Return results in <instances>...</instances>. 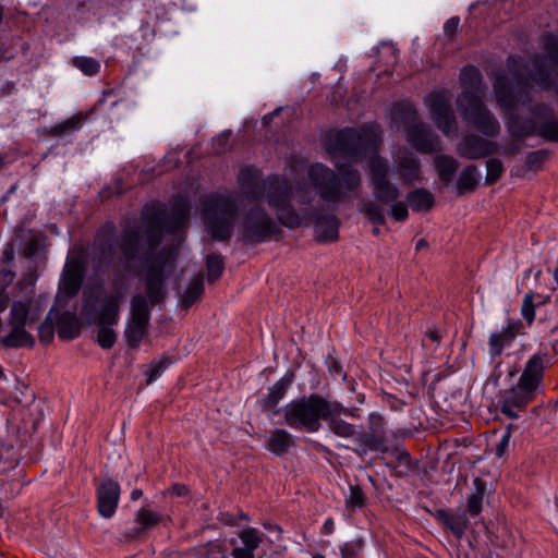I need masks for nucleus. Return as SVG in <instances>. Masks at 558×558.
<instances>
[{
	"label": "nucleus",
	"instance_id": "1",
	"mask_svg": "<svg viewBox=\"0 0 558 558\" xmlns=\"http://www.w3.org/2000/svg\"><path fill=\"white\" fill-rule=\"evenodd\" d=\"M380 134L376 124L360 131L345 129L329 132L325 144L338 172L322 163L312 165L307 170L310 184L299 183L294 189L299 202H310L308 193L313 187L328 208L351 204L361 187V174L352 166L362 160L367 162L374 197L383 204L396 202L400 195L399 189L388 180V165L377 154Z\"/></svg>",
	"mask_w": 558,
	"mask_h": 558
},
{
	"label": "nucleus",
	"instance_id": "56",
	"mask_svg": "<svg viewBox=\"0 0 558 558\" xmlns=\"http://www.w3.org/2000/svg\"><path fill=\"white\" fill-rule=\"evenodd\" d=\"M374 234H379V228L378 227H375L374 230H373Z\"/></svg>",
	"mask_w": 558,
	"mask_h": 558
},
{
	"label": "nucleus",
	"instance_id": "41",
	"mask_svg": "<svg viewBox=\"0 0 558 558\" xmlns=\"http://www.w3.org/2000/svg\"><path fill=\"white\" fill-rule=\"evenodd\" d=\"M158 520L159 515L147 509H141L137 513V522L145 527L155 525Z\"/></svg>",
	"mask_w": 558,
	"mask_h": 558
},
{
	"label": "nucleus",
	"instance_id": "22",
	"mask_svg": "<svg viewBox=\"0 0 558 558\" xmlns=\"http://www.w3.org/2000/svg\"><path fill=\"white\" fill-rule=\"evenodd\" d=\"M292 445L291 435L284 429H275L266 440L265 448L277 454L286 453Z\"/></svg>",
	"mask_w": 558,
	"mask_h": 558
},
{
	"label": "nucleus",
	"instance_id": "10",
	"mask_svg": "<svg viewBox=\"0 0 558 558\" xmlns=\"http://www.w3.org/2000/svg\"><path fill=\"white\" fill-rule=\"evenodd\" d=\"M543 372V357L533 355L527 361L518 384L511 388L502 404V412L507 416L511 418L518 417V414L512 411V407L523 408L533 398L541 387Z\"/></svg>",
	"mask_w": 558,
	"mask_h": 558
},
{
	"label": "nucleus",
	"instance_id": "42",
	"mask_svg": "<svg viewBox=\"0 0 558 558\" xmlns=\"http://www.w3.org/2000/svg\"><path fill=\"white\" fill-rule=\"evenodd\" d=\"M391 207L389 209L390 216L396 221H403L407 219L409 215L408 206L403 202L391 203Z\"/></svg>",
	"mask_w": 558,
	"mask_h": 558
},
{
	"label": "nucleus",
	"instance_id": "25",
	"mask_svg": "<svg viewBox=\"0 0 558 558\" xmlns=\"http://www.w3.org/2000/svg\"><path fill=\"white\" fill-rule=\"evenodd\" d=\"M439 517L457 537H461L464 534L468 526V520L464 514L442 511L439 513Z\"/></svg>",
	"mask_w": 558,
	"mask_h": 558
},
{
	"label": "nucleus",
	"instance_id": "18",
	"mask_svg": "<svg viewBox=\"0 0 558 558\" xmlns=\"http://www.w3.org/2000/svg\"><path fill=\"white\" fill-rule=\"evenodd\" d=\"M396 172L404 183H413L421 179L420 162L416 156L408 149H402L395 156Z\"/></svg>",
	"mask_w": 558,
	"mask_h": 558
},
{
	"label": "nucleus",
	"instance_id": "14",
	"mask_svg": "<svg viewBox=\"0 0 558 558\" xmlns=\"http://www.w3.org/2000/svg\"><path fill=\"white\" fill-rule=\"evenodd\" d=\"M239 537L243 546H238L234 541L230 543V547L226 544L221 545L223 558H254V550L262 543V536L256 529L247 527L240 532Z\"/></svg>",
	"mask_w": 558,
	"mask_h": 558
},
{
	"label": "nucleus",
	"instance_id": "4",
	"mask_svg": "<svg viewBox=\"0 0 558 558\" xmlns=\"http://www.w3.org/2000/svg\"><path fill=\"white\" fill-rule=\"evenodd\" d=\"M239 182L242 191L250 199H258L263 192H266L268 206L275 211L282 225L294 228L312 221V217L307 213H296L291 207L293 189L287 180L274 175L260 181L258 171L255 168L247 167L241 170Z\"/></svg>",
	"mask_w": 558,
	"mask_h": 558
},
{
	"label": "nucleus",
	"instance_id": "31",
	"mask_svg": "<svg viewBox=\"0 0 558 558\" xmlns=\"http://www.w3.org/2000/svg\"><path fill=\"white\" fill-rule=\"evenodd\" d=\"M338 414H333L331 417H328L327 420L330 421V428L331 430L340 436V437H351L354 435L355 433V428L353 425L342 421V420H338L336 418Z\"/></svg>",
	"mask_w": 558,
	"mask_h": 558
},
{
	"label": "nucleus",
	"instance_id": "39",
	"mask_svg": "<svg viewBox=\"0 0 558 558\" xmlns=\"http://www.w3.org/2000/svg\"><path fill=\"white\" fill-rule=\"evenodd\" d=\"M168 365L169 362L167 359H160L156 362H153L147 371L148 383L156 380L165 372Z\"/></svg>",
	"mask_w": 558,
	"mask_h": 558
},
{
	"label": "nucleus",
	"instance_id": "44",
	"mask_svg": "<svg viewBox=\"0 0 558 558\" xmlns=\"http://www.w3.org/2000/svg\"><path fill=\"white\" fill-rule=\"evenodd\" d=\"M397 52L398 51H397L396 47L391 43H383L380 45L379 53H380V56L387 58L386 63L389 65L395 64L397 62V58H398Z\"/></svg>",
	"mask_w": 558,
	"mask_h": 558
},
{
	"label": "nucleus",
	"instance_id": "52",
	"mask_svg": "<svg viewBox=\"0 0 558 558\" xmlns=\"http://www.w3.org/2000/svg\"><path fill=\"white\" fill-rule=\"evenodd\" d=\"M554 279H555V281H556V283L558 286V267L554 271Z\"/></svg>",
	"mask_w": 558,
	"mask_h": 558
},
{
	"label": "nucleus",
	"instance_id": "57",
	"mask_svg": "<svg viewBox=\"0 0 558 558\" xmlns=\"http://www.w3.org/2000/svg\"><path fill=\"white\" fill-rule=\"evenodd\" d=\"M313 558H326V557L323 556V555L316 554V555L313 556Z\"/></svg>",
	"mask_w": 558,
	"mask_h": 558
},
{
	"label": "nucleus",
	"instance_id": "33",
	"mask_svg": "<svg viewBox=\"0 0 558 558\" xmlns=\"http://www.w3.org/2000/svg\"><path fill=\"white\" fill-rule=\"evenodd\" d=\"M362 545L359 539L344 543L340 546L342 558H362Z\"/></svg>",
	"mask_w": 558,
	"mask_h": 558
},
{
	"label": "nucleus",
	"instance_id": "19",
	"mask_svg": "<svg viewBox=\"0 0 558 558\" xmlns=\"http://www.w3.org/2000/svg\"><path fill=\"white\" fill-rule=\"evenodd\" d=\"M495 146L492 142L480 138L474 135L464 137L458 145L460 156L476 159L492 154Z\"/></svg>",
	"mask_w": 558,
	"mask_h": 558
},
{
	"label": "nucleus",
	"instance_id": "20",
	"mask_svg": "<svg viewBox=\"0 0 558 558\" xmlns=\"http://www.w3.org/2000/svg\"><path fill=\"white\" fill-rule=\"evenodd\" d=\"M339 220L335 215L328 214L317 217L315 233L318 241L328 242L338 238Z\"/></svg>",
	"mask_w": 558,
	"mask_h": 558
},
{
	"label": "nucleus",
	"instance_id": "23",
	"mask_svg": "<svg viewBox=\"0 0 558 558\" xmlns=\"http://www.w3.org/2000/svg\"><path fill=\"white\" fill-rule=\"evenodd\" d=\"M291 378H281L271 388H269L267 395L263 398L262 404L265 409L275 408L279 401L284 397L288 387L290 386Z\"/></svg>",
	"mask_w": 558,
	"mask_h": 558
},
{
	"label": "nucleus",
	"instance_id": "38",
	"mask_svg": "<svg viewBox=\"0 0 558 558\" xmlns=\"http://www.w3.org/2000/svg\"><path fill=\"white\" fill-rule=\"evenodd\" d=\"M486 169V180L492 183L498 180V178L500 177L502 172V163L499 159L492 158L487 160Z\"/></svg>",
	"mask_w": 558,
	"mask_h": 558
},
{
	"label": "nucleus",
	"instance_id": "24",
	"mask_svg": "<svg viewBox=\"0 0 558 558\" xmlns=\"http://www.w3.org/2000/svg\"><path fill=\"white\" fill-rule=\"evenodd\" d=\"M407 199L412 209L416 211L428 210L434 204L433 194L424 189L409 193Z\"/></svg>",
	"mask_w": 558,
	"mask_h": 558
},
{
	"label": "nucleus",
	"instance_id": "34",
	"mask_svg": "<svg viewBox=\"0 0 558 558\" xmlns=\"http://www.w3.org/2000/svg\"><path fill=\"white\" fill-rule=\"evenodd\" d=\"M484 493L480 489L472 493L468 498L466 511L471 515H477L482 511Z\"/></svg>",
	"mask_w": 558,
	"mask_h": 558
},
{
	"label": "nucleus",
	"instance_id": "49",
	"mask_svg": "<svg viewBox=\"0 0 558 558\" xmlns=\"http://www.w3.org/2000/svg\"><path fill=\"white\" fill-rule=\"evenodd\" d=\"M335 530V524L331 519H327L324 523V531L326 534H331Z\"/></svg>",
	"mask_w": 558,
	"mask_h": 558
},
{
	"label": "nucleus",
	"instance_id": "46",
	"mask_svg": "<svg viewBox=\"0 0 558 558\" xmlns=\"http://www.w3.org/2000/svg\"><path fill=\"white\" fill-rule=\"evenodd\" d=\"M364 495L359 487L351 486L347 504L351 507H361L363 505Z\"/></svg>",
	"mask_w": 558,
	"mask_h": 558
},
{
	"label": "nucleus",
	"instance_id": "26",
	"mask_svg": "<svg viewBox=\"0 0 558 558\" xmlns=\"http://www.w3.org/2000/svg\"><path fill=\"white\" fill-rule=\"evenodd\" d=\"M435 166L440 180L445 183L451 181L458 169V163L452 157L442 155L435 158Z\"/></svg>",
	"mask_w": 558,
	"mask_h": 558
},
{
	"label": "nucleus",
	"instance_id": "28",
	"mask_svg": "<svg viewBox=\"0 0 558 558\" xmlns=\"http://www.w3.org/2000/svg\"><path fill=\"white\" fill-rule=\"evenodd\" d=\"M203 290L204 286L202 278H195L192 280L182 295L183 306L190 307L202 295Z\"/></svg>",
	"mask_w": 558,
	"mask_h": 558
},
{
	"label": "nucleus",
	"instance_id": "5",
	"mask_svg": "<svg viewBox=\"0 0 558 558\" xmlns=\"http://www.w3.org/2000/svg\"><path fill=\"white\" fill-rule=\"evenodd\" d=\"M460 78L464 90L458 98V107L463 119L483 134L496 135L499 132V123L483 104L485 89L482 86L480 71L474 66H466L461 71Z\"/></svg>",
	"mask_w": 558,
	"mask_h": 558
},
{
	"label": "nucleus",
	"instance_id": "6",
	"mask_svg": "<svg viewBox=\"0 0 558 558\" xmlns=\"http://www.w3.org/2000/svg\"><path fill=\"white\" fill-rule=\"evenodd\" d=\"M341 413H347V409L341 404L311 395L288 403L284 408V420L291 428L315 433L320 427L322 418Z\"/></svg>",
	"mask_w": 558,
	"mask_h": 558
},
{
	"label": "nucleus",
	"instance_id": "2",
	"mask_svg": "<svg viewBox=\"0 0 558 558\" xmlns=\"http://www.w3.org/2000/svg\"><path fill=\"white\" fill-rule=\"evenodd\" d=\"M189 213L190 206L186 199L180 197L175 202L167 223L158 218L149 223L145 231L128 229L121 245L117 247L109 245L101 250V258L107 263H112L117 257L121 263L131 264L136 257L141 258L142 255H145L147 269L143 280L146 296L138 291L132 298L124 331L125 339L132 348H137L147 335L149 305L162 300V275L168 267L173 266L177 256V248H170L154 258V251L159 243L157 238L161 236L163 232L174 233L179 230L185 223Z\"/></svg>",
	"mask_w": 558,
	"mask_h": 558
},
{
	"label": "nucleus",
	"instance_id": "47",
	"mask_svg": "<svg viewBox=\"0 0 558 558\" xmlns=\"http://www.w3.org/2000/svg\"><path fill=\"white\" fill-rule=\"evenodd\" d=\"M546 49L553 60L554 64L558 68V40L554 36H548L545 40Z\"/></svg>",
	"mask_w": 558,
	"mask_h": 558
},
{
	"label": "nucleus",
	"instance_id": "29",
	"mask_svg": "<svg viewBox=\"0 0 558 558\" xmlns=\"http://www.w3.org/2000/svg\"><path fill=\"white\" fill-rule=\"evenodd\" d=\"M360 211L364 213L367 219L375 225H380L385 221L384 209L373 202L363 203L360 207Z\"/></svg>",
	"mask_w": 558,
	"mask_h": 558
},
{
	"label": "nucleus",
	"instance_id": "59",
	"mask_svg": "<svg viewBox=\"0 0 558 558\" xmlns=\"http://www.w3.org/2000/svg\"><path fill=\"white\" fill-rule=\"evenodd\" d=\"M3 373H2V368L0 367V378L2 377Z\"/></svg>",
	"mask_w": 558,
	"mask_h": 558
},
{
	"label": "nucleus",
	"instance_id": "35",
	"mask_svg": "<svg viewBox=\"0 0 558 558\" xmlns=\"http://www.w3.org/2000/svg\"><path fill=\"white\" fill-rule=\"evenodd\" d=\"M86 117L87 116L84 113L75 114V116L71 117L70 119L65 120L64 122L60 123L57 126V129L61 133L78 130L83 125Z\"/></svg>",
	"mask_w": 558,
	"mask_h": 558
},
{
	"label": "nucleus",
	"instance_id": "17",
	"mask_svg": "<svg viewBox=\"0 0 558 558\" xmlns=\"http://www.w3.org/2000/svg\"><path fill=\"white\" fill-rule=\"evenodd\" d=\"M519 323H508L499 330L490 333L488 339V353L493 360L500 356L513 345L519 332Z\"/></svg>",
	"mask_w": 558,
	"mask_h": 558
},
{
	"label": "nucleus",
	"instance_id": "16",
	"mask_svg": "<svg viewBox=\"0 0 558 558\" xmlns=\"http://www.w3.org/2000/svg\"><path fill=\"white\" fill-rule=\"evenodd\" d=\"M84 263L82 258L73 254L68 257L64 266L63 276L60 282V293L75 295L81 287L83 278Z\"/></svg>",
	"mask_w": 558,
	"mask_h": 558
},
{
	"label": "nucleus",
	"instance_id": "54",
	"mask_svg": "<svg viewBox=\"0 0 558 558\" xmlns=\"http://www.w3.org/2000/svg\"><path fill=\"white\" fill-rule=\"evenodd\" d=\"M263 120H264V123L266 124V123H268V122H269V120H270V117H268V116H265Z\"/></svg>",
	"mask_w": 558,
	"mask_h": 558
},
{
	"label": "nucleus",
	"instance_id": "36",
	"mask_svg": "<svg viewBox=\"0 0 558 558\" xmlns=\"http://www.w3.org/2000/svg\"><path fill=\"white\" fill-rule=\"evenodd\" d=\"M37 275L35 269L29 268L27 271H25L17 282V287L23 292H29L33 290L37 282Z\"/></svg>",
	"mask_w": 558,
	"mask_h": 558
},
{
	"label": "nucleus",
	"instance_id": "58",
	"mask_svg": "<svg viewBox=\"0 0 558 558\" xmlns=\"http://www.w3.org/2000/svg\"><path fill=\"white\" fill-rule=\"evenodd\" d=\"M4 254H5L9 258H12V253H11V254H9L8 250H7V251H4Z\"/></svg>",
	"mask_w": 558,
	"mask_h": 558
},
{
	"label": "nucleus",
	"instance_id": "50",
	"mask_svg": "<svg viewBox=\"0 0 558 558\" xmlns=\"http://www.w3.org/2000/svg\"><path fill=\"white\" fill-rule=\"evenodd\" d=\"M173 492L178 495V496H183L187 493V488L185 486H174L173 487Z\"/></svg>",
	"mask_w": 558,
	"mask_h": 558
},
{
	"label": "nucleus",
	"instance_id": "3",
	"mask_svg": "<svg viewBox=\"0 0 558 558\" xmlns=\"http://www.w3.org/2000/svg\"><path fill=\"white\" fill-rule=\"evenodd\" d=\"M550 71L538 60L524 63L519 57L508 59L507 71L498 74L494 80L496 100L505 113L509 130L515 135H525L533 129L519 130L514 122V111L519 104L525 106L530 102L532 82L541 88H547Z\"/></svg>",
	"mask_w": 558,
	"mask_h": 558
},
{
	"label": "nucleus",
	"instance_id": "45",
	"mask_svg": "<svg viewBox=\"0 0 558 558\" xmlns=\"http://www.w3.org/2000/svg\"><path fill=\"white\" fill-rule=\"evenodd\" d=\"M522 316L529 322L532 323L535 316L534 312V303L531 294H526L523 299V304L521 308Z\"/></svg>",
	"mask_w": 558,
	"mask_h": 558
},
{
	"label": "nucleus",
	"instance_id": "37",
	"mask_svg": "<svg viewBox=\"0 0 558 558\" xmlns=\"http://www.w3.org/2000/svg\"><path fill=\"white\" fill-rule=\"evenodd\" d=\"M513 425L509 424L506 427V430L501 435L497 446H496V456L501 458L506 454L510 447V438L512 433Z\"/></svg>",
	"mask_w": 558,
	"mask_h": 558
},
{
	"label": "nucleus",
	"instance_id": "15",
	"mask_svg": "<svg viewBox=\"0 0 558 558\" xmlns=\"http://www.w3.org/2000/svg\"><path fill=\"white\" fill-rule=\"evenodd\" d=\"M120 493V485L117 482L110 478L101 482L97 489V506L98 512L102 518L109 519L114 514Z\"/></svg>",
	"mask_w": 558,
	"mask_h": 558
},
{
	"label": "nucleus",
	"instance_id": "21",
	"mask_svg": "<svg viewBox=\"0 0 558 558\" xmlns=\"http://www.w3.org/2000/svg\"><path fill=\"white\" fill-rule=\"evenodd\" d=\"M81 325L72 312L63 313L57 322V330L60 338L64 340L73 339L80 333Z\"/></svg>",
	"mask_w": 558,
	"mask_h": 558
},
{
	"label": "nucleus",
	"instance_id": "48",
	"mask_svg": "<svg viewBox=\"0 0 558 558\" xmlns=\"http://www.w3.org/2000/svg\"><path fill=\"white\" fill-rule=\"evenodd\" d=\"M459 22V17L449 19L444 25V32L449 36L453 35L458 29Z\"/></svg>",
	"mask_w": 558,
	"mask_h": 558
},
{
	"label": "nucleus",
	"instance_id": "27",
	"mask_svg": "<svg viewBox=\"0 0 558 558\" xmlns=\"http://www.w3.org/2000/svg\"><path fill=\"white\" fill-rule=\"evenodd\" d=\"M480 179H481V173L476 167H474V166L466 167L462 171V173L459 178V182H458L459 193H463L464 191L471 190L474 186H476Z\"/></svg>",
	"mask_w": 558,
	"mask_h": 558
},
{
	"label": "nucleus",
	"instance_id": "11",
	"mask_svg": "<svg viewBox=\"0 0 558 558\" xmlns=\"http://www.w3.org/2000/svg\"><path fill=\"white\" fill-rule=\"evenodd\" d=\"M393 120L404 125V132L409 144L420 153H432L440 149V141L437 135L427 130L418 120L417 112L410 104H402L395 108Z\"/></svg>",
	"mask_w": 558,
	"mask_h": 558
},
{
	"label": "nucleus",
	"instance_id": "12",
	"mask_svg": "<svg viewBox=\"0 0 558 558\" xmlns=\"http://www.w3.org/2000/svg\"><path fill=\"white\" fill-rule=\"evenodd\" d=\"M432 117L437 128L447 136H454L458 131L453 111L450 108L451 95L445 90L433 92L427 98Z\"/></svg>",
	"mask_w": 558,
	"mask_h": 558
},
{
	"label": "nucleus",
	"instance_id": "55",
	"mask_svg": "<svg viewBox=\"0 0 558 558\" xmlns=\"http://www.w3.org/2000/svg\"><path fill=\"white\" fill-rule=\"evenodd\" d=\"M423 245H424V242L421 240V241H418L416 248H421Z\"/></svg>",
	"mask_w": 558,
	"mask_h": 558
},
{
	"label": "nucleus",
	"instance_id": "30",
	"mask_svg": "<svg viewBox=\"0 0 558 558\" xmlns=\"http://www.w3.org/2000/svg\"><path fill=\"white\" fill-rule=\"evenodd\" d=\"M73 64L84 74L89 76L97 74L100 69L99 62L90 57H76L73 59Z\"/></svg>",
	"mask_w": 558,
	"mask_h": 558
},
{
	"label": "nucleus",
	"instance_id": "53",
	"mask_svg": "<svg viewBox=\"0 0 558 558\" xmlns=\"http://www.w3.org/2000/svg\"><path fill=\"white\" fill-rule=\"evenodd\" d=\"M53 313H54V310H53V308H51V310H50V312H49V314H48V317H47L49 320H52V319H53V315H54Z\"/></svg>",
	"mask_w": 558,
	"mask_h": 558
},
{
	"label": "nucleus",
	"instance_id": "7",
	"mask_svg": "<svg viewBox=\"0 0 558 558\" xmlns=\"http://www.w3.org/2000/svg\"><path fill=\"white\" fill-rule=\"evenodd\" d=\"M44 310L45 306L40 299L14 300L7 318L10 331L3 337L2 343L8 348L32 347L34 338L29 329L39 320Z\"/></svg>",
	"mask_w": 558,
	"mask_h": 558
},
{
	"label": "nucleus",
	"instance_id": "8",
	"mask_svg": "<svg viewBox=\"0 0 558 558\" xmlns=\"http://www.w3.org/2000/svg\"><path fill=\"white\" fill-rule=\"evenodd\" d=\"M122 295L119 292L102 295L99 291L95 299L84 292L82 314L98 322V343L104 349L111 348L116 342V332L111 328L119 322V307Z\"/></svg>",
	"mask_w": 558,
	"mask_h": 558
},
{
	"label": "nucleus",
	"instance_id": "43",
	"mask_svg": "<svg viewBox=\"0 0 558 558\" xmlns=\"http://www.w3.org/2000/svg\"><path fill=\"white\" fill-rule=\"evenodd\" d=\"M230 136V132H222L213 138V148L216 154H221L227 150Z\"/></svg>",
	"mask_w": 558,
	"mask_h": 558
},
{
	"label": "nucleus",
	"instance_id": "32",
	"mask_svg": "<svg viewBox=\"0 0 558 558\" xmlns=\"http://www.w3.org/2000/svg\"><path fill=\"white\" fill-rule=\"evenodd\" d=\"M208 280L214 281L220 277L223 270V262L220 255L211 254L207 257Z\"/></svg>",
	"mask_w": 558,
	"mask_h": 558
},
{
	"label": "nucleus",
	"instance_id": "9",
	"mask_svg": "<svg viewBox=\"0 0 558 558\" xmlns=\"http://www.w3.org/2000/svg\"><path fill=\"white\" fill-rule=\"evenodd\" d=\"M206 230L217 240L231 235L238 209V197L233 194L208 195L203 201Z\"/></svg>",
	"mask_w": 558,
	"mask_h": 558
},
{
	"label": "nucleus",
	"instance_id": "51",
	"mask_svg": "<svg viewBox=\"0 0 558 558\" xmlns=\"http://www.w3.org/2000/svg\"><path fill=\"white\" fill-rule=\"evenodd\" d=\"M143 495L142 490L141 489H133L132 493H131V499L132 500H137L138 498H141Z\"/></svg>",
	"mask_w": 558,
	"mask_h": 558
},
{
	"label": "nucleus",
	"instance_id": "13",
	"mask_svg": "<svg viewBox=\"0 0 558 558\" xmlns=\"http://www.w3.org/2000/svg\"><path fill=\"white\" fill-rule=\"evenodd\" d=\"M240 230L246 241H263L276 231V223L260 207H254L243 218Z\"/></svg>",
	"mask_w": 558,
	"mask_h": 558
},
{
	"label": "nucleus",
	"instance_id": "40",
	"mask_svg": "<svg viewBox=\"0 0 558 558\" xmlns=\"http://www.w3.org/2000/svg\"><path fill=\"white\" fill-rule=\"evenodd\" d=\"M538 133L550 141H558V122L548 121L539 125Z\"/></svg>",
	"mask_w": 558,
	"mask_h": 558
},
{
	"label": "nucleus",
	"instance_id": "60",
	"mask_svg": "<svg viewBox=\"0 0 558 558\" xmlns=\"http://www.w3.org/2000/svg\"><path fill=\"white\" fill-rule=\"evenodd\" d=\"M556 298H557V302H558V292H557V296Z\"/></svg>",
	"mask_w": 558,
	"mask_h": 558
}]
</instances>
